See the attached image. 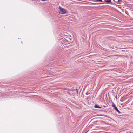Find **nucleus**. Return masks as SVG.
<instances>
[{
    "mask_svg": "<svg viewBox=\"0 0 133 133\" xmlns=\"http://www.w3.org/2000/svg\"><path fill=\"white\" fill-rule=\"evenodd\" d=\"M66 10L65 9H63L62 8H60L59 13L61 14H64L66 13Z\"/></svg>",
    "mask_w": 133,
    "mask_h": 133,
    "instance_id": "f257e3e1",
    "label": "nucleus"
},
{
    "mask_svg": "<svg viewBox=\"0 0 133 133\" xmlns=\"http://www.w3.org/2000/svg\"><path fill=\"white\" fill-rule=\"evenodd\" d=\"M112 106L114 107L115 110L117 111V112H118V113H121L118 110L117 107L115 105V104H113L112 105Z\"/></svg>",
    "mask_w": 133,
    "mask_h": 133,
    "instance_id": "f03ea898",
    "label": "nucleus"
},
{
    "mask_svg": "<svg viewBox=\"0 0 133 133\" xmlns=\"http://www.w3.org/2000/svg\"><path fill=\"white\" fill-rule=\"evenodd\" d=\"M94 107L96 108H101V107L97 104H95L94 106Z\"/></svg>",
    "mask_w": 133,
    "mask_h": 133,
    "instance_id": "7ed1b4c3",
    "label": "nucleus"
},
{
    "mask_svg": "<svg viewBox=\"0 0 133 133\" xmlns=\"http://www.w3.org/2000/svg\"><path fill=\"white\" fill-rule=\"evenodd\" d=\"M105 1L108 3H110L111 2V0H106Z\"/></svg>",
    "mask_w": 133,
    "mask_h": 133,
    "instance_id": "20e7f679",
    "label": "nucleus"
},
{
    "mask_svg": "<svg viewBox=\"0 0 133 133\" xmlns=\"http://www.w3.org/2000/svg\"><path fill=\"white\" fill-rule=\"evenodd\" d=\"M118 2H119V4H120L122 2V0H118Z\"/></svg>",
    "mask_w": 133,
    "mask_h": 133,
    "instance_id": "39448f33",
    "label": "nucleus"
},
{
    "mask_svg": "<svg viewBox=\"0 0 133 133\" xmlns=\"http://www.w3.org/2000/svg\"><path fill=\"white\" fill-rule=\"evenodd\" d=\"M97 1H100L101 2H102V0H97Z\"/></svg>",
    "mask_w": 133,
    "mask_h": 133,
    "instance_id": "423d86ee",
    "label": "nucleus"
},
{
    "mask_svg": "<svg viewBox=\"0 0 133 133\" xmlns=\"http://www.w3.org/2000/svg\"><path fill=\"white\" fill-rule=\"evenodd\" d=\"M42 1H47V0H41Z\"/></svg>",
    "mask_w": 133,
    "mask_h": 133,
    "instance_id": "0eeeda50",
    "label": "nucleus"
},
{
    "mask_svg": "<svg viewBox=\"0 0 133 133\" xmlns=\"http://www.w3.org/2000/svg\"><path fill=\"white\" fill-rule=\"evenodd\" d=\"M86 94L87 95H88V92H87L86 93Z\"/></svg>",
    "mask_w": 133,
    "mask_h": 133,
    "instance_id": "6e6552de",
    "label": "nucleus"
}]
</instances>
